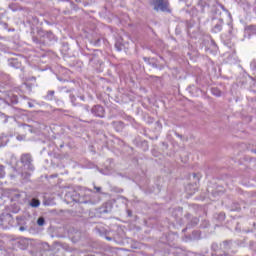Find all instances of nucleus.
<instances>
[{
  "label": "nucleus",
  "mask_w": 256,
  "mask_h": 256,
  "mask_svg": "<svg viewBox=\"0 0 256 256\" xmlns=\"http://www.w3.org/2000/svg\"><path fill=\"white\" fill-rule=\"evenodd\" d=\"M150 4L154 6V11H169V0H151Z\"/></svg>",
  "instance_id": "obj_1"
},
{
  "label": "nucleus",
  "mask_w": 256,
  "mask_h": 256,
  "mask_svg": "<svg viewBox=\"0 0 256 256\" xmlns=\"http://www.w3.org/2000/svg\"><path fill=\"white\" fill-rule=\"evenodd\" d=\"M92 113L95 117H103V115H105V110L103 109V106L98 105L92 108Z\"/></svg>",
  "instance_id": "obj_2"
},
{
  "label": "nucleus",
  "mask_w": 256,
  "mask_h": 256,
  "mask_svg": "<svg viewBox=\"0 0 256 256\" xmlns=\"http://www.w3.org/2000/svg\"><path fill=\"white\" fill-rule=\"evenodd\" d=\"M31 155L29 154H23L21 156V163H23V165H27V167H31Z\"/></svg>",
  "instance_id": "obj_3"
},
{
  "label": "nucleus",
  "mask_w": 256,
  "mask_h": 256,
  "mask_svg": "<svg viewBox=\"0 0 256 256\" xmlns=\"http://www.w3.org/2000/svg\"><path fill=\"white\" fill-rule=\"evenodd\" d=\"M9 142V138L5 135L0 136V147H5Z\"/></svg>",
  "instance_id": "obj_4"
},
{
  "label": "nucleus",
  "mask_w": 256,
  "mask_h": 256,
  "mask_svg": "<svg viewBox=\"0 0 256 256\" xmlns=\"http://www.w3.org/2000/svg\"><path fill=\"white\" fill-rule=\"evenodd\" d=\"M29 205H30V207L37 208V207H39V205H41V201H39V199L33 198L30 201Z\"/></svg>",
  "instance_id": "obj_5"
},
{
  "label": "nucleus",
  "mask_w": 256,
  "mask_h": 256,
  "mask_svg": "<svg viewBox=\"0 0 256 256\" xmlns=\"http://www.w3.org/2000/svg\"><path fill=\"white\" fill-rule=\"evenodd\" d=\"M37 224L39 225V227H43L45 225V218L44 217L38 218Z\"/></svg>",
  "instance_id": "obj_6"
},
{
  "label": "nucleus",
  "mask_w": 256,
  "mask_h": 256,
  "mask_svg": "<svg viewBox=\"0 0 256 256\" xmlns=\"http://www.w3.org/2000/svg\"><path fill=\"white\" fill-rule=\"evenodd\" d=\"M212 93H213L216 97H221V91H219V89H217V88H213V89H212Z\"/></svg>",
  "instance_id": "obj_7"
},
{
  "label": "nucleus",
  "mask_w": 256,
  "mask_h": 256,
  "mask_svg": "<svg viewBox=\"0 0 256 256\" xmlns=\"http://www.w3.org/2000/svg\"><path fill=\"white\" fill-rule=\"evenodd\" d=\"M17 140H18V141H25V136H23V135H18V136H17Z\"/></svg>",
  "instance_id": "obj_8"
},
{
  "label": "nucleus",
  "mask_w": 256,
  "mask_h": 256,
  "mask_svg": "<svg viewBox=\"0 0 256 256\" xmlns=\"http://www.w3.org/2000/svg\"><path fill=\"white\" fill-rule=\"evenodd\" d=\"M0 177H5V171L3 170V166H0Z\"/></svg>",
  "instance_id": "obj_9"
},
{
  "label": "nucleus",
  "mask_w": 256,
  "mask_h": 256,
  "mask_svg": "<svg viewBox=\"0 0 256 256\" xmlns=\"http://www.w3.org/2000/svg\"><path fill=\"white\" fill-rule=\"evenodd\" d=\"M94 189L97 191V193H101V187L95 186Z\"/></svg>",
  "instance_id": "obj_10"
},
{
  "label": "nucleus",
  "mask_w": 256,
  "mask_h": 256,
  "mask_svg": "<svg viewBox=\"0 0 256 256\" xmlns=\"http://www.w3.org/2000/svg\"><path fill=\"white\" fill-rule=\"evenodd\" d=\"M48 95H50L51 97H53V95H55V91H49Z\"/></svg>",
  "instance_id": "obj_11"
},
{
  "label": "nucleus",
  "mask_w": 256,
  "mask_h": 256,
  "mask_svg": "<svg viewBox=\"0 0 256 256\" xmlns=\"http://www.w3.org/2000/svg\"><path fill=\"white\" fill-rule=\"evenodd\" d=\"M20 231H23V227H20Z\"/></svg>",
  "instance_id": "obj_12"
}]
</instances>
